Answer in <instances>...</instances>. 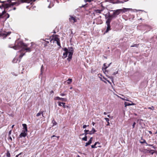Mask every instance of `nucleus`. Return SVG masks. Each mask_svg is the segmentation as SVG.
Here are the masks:
<instances>
[{
  "label": "nucleus",
  "mask_w": 157,
  "mask_h": 157,
  "mask_svg": "<svg viewBox=\"0 0 157 157\" xmlns=\"http://www.w3.org/2000/svg\"><path fill=\"white\" fill-rule=\"evenodd\" d=\"M86 127H87V125L84 124L83 126V128H86Z\"/></svg>",
  "instance_id": "obj_41"
},
{
  "label": "nucleus",
  "mask_w": 157,
  "mask_h": 157,
  "mask_svg": "<svg viewBox=\"0 0 157 157\" xmlns=\"http://www.w3.org/2000/svg\"><path fill=\"white\" fill-rule=\"evenodd\" d=\"M67 83L68 84H70L71 83L72 81V79L71 78H68V79L67 80Z\"/></svg>",
  "instance_id": "obj_24"
},
{
  "label": "nucleus",
  "mask_w": 157,
  "mask_h": 157,
  "mask_svg": "<svg viewBox=\"0 0 157 157\" xmlns=\"http://www.w3.org/2000/svg\"><path fill=\"white\" fill-rule=\"evenodd\" d=\"M149 132L150 133V134H152V132L151 131H150Z\"/></svg>",
  "instance_id": "obj_52"
},
{
  "label": "nucleus",
  "mask_w": 157,
  "mask_h": 157,
  "mask_svg": "<svg viewBox=\"0 0 157 157\" xmlns=\"http://www.w3.org/2000/svg\"><path fill=\"white\" fill-rule=\"evenodd\" d=\"M107 117H110V115H107Z\"/></svg>",
  "instance_id": "obj_51"
},
{
  "label": "nucleus",
  "mask_w": 157,
  "mask_h": 157,
  "mask_svg": "<svg viewBox=\"0 0 157 157\" xmlns=\"http://www.w3.org/2000/svg\"><path fill=\"white\" fill-rule=\"evenodd\" d=\"M16 9V8L15 7H14L13 9V10H15Z\"/></svg>",
  "instance_id": "obj_46"
},
{
  "label": "nucleus",
  "mask_w": 157,
  "mask_h": 157,
  "mask_svg": "<svg viewBox=\"0 0 157 157\" xmlns=\"http://www.w3.org/2000/svg\"><path fill=\"white\" fill-rule=\"evenodd\" d=\"M47 43H48L49 42H48V41H47Z\"/></svg>",
  "instance_id": "obj_64"
},
{
  "label": "nucleus",
  "mask_w": 157,
  "mask_h": 157,
  "mask_svg": "<svg viewBox=\"0 0 157 157\" xmlns=\"http://www.w3.org/2000/svg\"><path fill=\"white\" fill-rule=\"evenodd\" d=\"M92 138H90V139L89 140L88 142H87L86 143L85 146H87L88 145L90 144L92 142V140L91 139Z\"/></svg>",
  "instance_id": "obj_19"
},
{
  "label": "nucleus",
  "mask_w": 157,
  "mask_h": 157,
  "mask_svg": "<svg viewBox=\"0 0 157 157\" xmlns=\"http://www.w3.org/2000/svg\"><path fill=\"white\" fill-rule=\"evenodd\" d=\"M84 131L85 132V135H86L87 134H89L90 135L93 134L96 132V131L94 128H93L91 131H89V130H85Z\"/></svg>",
  "instance_id": "obj_9"
},
{
  "label": "nucleus",
  "mask_w": 157,
  "mask_h": 157,
  "mask_svg": "<svg viewBox=\"0 0 157 157\" xmlns=\"http://www.w3.org/2000/svg\"><path fill=\"white\" fill-rule=\"evenodd\" d=\"M102 81L103 82H104L105 83H106V82L105 81H104V80H102Z\"/></svg>",
  "instance_id": "obj_53"
},
{
  "label": "nucleus",
  "mask_w": 157,
  "mask_h": 157,
  "mask_svg": "<svg viewBox=\"0 0 157 157\" xmlns=\"http://www.w3.org/2000/svg\"><path fill=\"white\" fill-rule=\"evenodd\" d=\"M59 40V36L56 35H53L52 36V39L50 41L51 42L52 41L54 42V41H58Z\"/></svg>",
  "instance_id": "obj_10"
},
{
  "label": "nucleus",
  "mask_w": 157,
  "mask_h": 157,
  "mask_svg": "<svg viewBox=\"0 0 157 157\" xmlns=\"http://www.w3.org/2000/svg\"><path fill=\"white\" fill-rule=\"evenodd\" d=\"M17 60H18L17 59H16V58H14V59H13V63H17Z\"/></svg>",
  "instance_id": "obj_31"
},
{
  "label": "nucleus",
  "mask_w": 157,
  "mask_h": 157,
  "mask_svg": "<svg viewBox=\"0 0 157 157\" xmlns=\"http://www.w3.org/2000/svg\"><path fill=\"white\" fill-rule=\"evenodd\" d=\"M27 132L23 131V130L22 131V132L20 134V137H25L27 135Z\"/></svg>",
  "instance_id": "obj_13"
},
{
  "label": "nucleus",
  "mask_w": 157,
  "mask_h": 157,
  "mask_svg": "<svg viewBox=\"0 0 157 157\" xmlns=\"http://www.w3.org/2000/svg\"><path fill=\"white\" fill-rule=\"evenodd\" d=\"M103 78L105 80H106L107 82H109L110 84L111 85L112 84V83L110 81H109V80H107V79L104 77H103Z\"/></svg>",
  "instance_id": "obj_28"
},
{
  "label": "nucleus",
  "mask_w": 157,
  "mask_h": 157,
  "mask_svg": "<svg viewBox=\"0 0 157 157\" xmlns=\"http://www.w3.org/2000/svg\"><path fill=\"white\" fill-rule=\"evenodd\" d=\"M109 124H109V122H107V124H106V126H109Z\"/></svg>",
  "instance_id": "obj_43"
},
{
  "label": "nucleus",
  "mask_w": 157,
  "mask_h": 157,
  "mask_svg": "<svg viewBox=\"0 0 157 157\" xmlns=\"http://www.w3.org/2000/svg\"><path fill=\"white\" fill-rule=\"evenodd\" d=\"M140 142L141 144L145 143L146 144V145H149L150 146H152L151 145H148L146 142V141L143 139H141V140L140 141Z\"/></svg>",
  "instance_id": "obj_18"
},
{
  "label": "nucleus",
  "mask_w": 157,
  "mask_h": 157,
  "mask_svg": "<svg viewBox=\"0 0 157 157\" xmlns=\"http://www.w3.org/2000/svg\"><path fill=\"white\" fill-rule=\"evenodd\" d=\"M26 46H24L23 48L19 51L18 52L20 53V55L19 56V57L20 58V60L19 62L21 61V59L23 57V56L25 55V53L26 52H30L32 50V47L31 46L30 47H28L29 44H26Z\"/></svg>",
  "instance_id": "obj_3"
},
{
  "label": "nucleus",
  "mask_w": 157,
  "mask_h": 157,
  "mask_svg": "<svg viewBox=\"0 0 157 157\" xmlns=\"http://www.w3.org/2000/svg\"><path fill=\"white\" fill-rule=\"evenodd\" d=\"M134 115H135V116H137V114H136V113H135L134 114Z\"/></svg>",
  "instance_id": "obj_58"
},
{
  "label": "nucleus",
  "mask_w": 157,
  "mask_h": 157,
  "mask_svg": "<svg viewBox=\"0 0 157 157\" xmlns=\"http://www.w3.org/2000/svg\"><path fill=\"white\" fill-rule=\"evenodd\" d=\"M84 137H85V138L87 137V136H85Z\"/></svg>",
  "instance_id": "obj_62"
},
{
  "label": "nucleus",
  "mask_w": 157,
  "mask_h": 157,
  "mask_svg": "<svg viewBox=\"0 0 157 157\" xmlns=\"http://www.w3.org/2000/svg\"><path fill=\"white\" fill-rule=\"evenodd\" d=\"M14 125H13L12 126V128H13L14 127Z\"/></svg>",
  "instance_id": "obj_49"
},
{
  "label": "nucleus",
  "mask_w": 157,
  "mask_h": 157,
  "mask_svg": "<svg viewBox=\"0 0 157 157\" xmlns=\"http://www.w3.org/2000/svg\"><path fill=\"white\" fill-rule=\"evenodd\" d=\"M136 124V122H134L133 123V125H132V128H134V127H135V125Z\"/></svg>",
  "instance_id": "obj_38"
},
{
  "label": "nucleus",
  "mask_w": 157,
  "mask_h": 157,
  "mask_svg": "<svg viewBox=\"0 0 157 157\" xmlns=\"http://www.w3.org/2000/svg\"><path fill=\"white\" fill-rule=\"evenodd\" d=\"M139 45V44H134L133 45H131V47H136L137 48L138 47Z\"/></svg>",
  "instance_id": "obj_27"
},
{
  "label": "nucleus",
  "mask_w": 157,
  "mask_h": 157,
  "mask_svg": "<svg viewBox=\"0 0 157 157\" xmlns=\"http://www.w3.org/2000/svg\"><path fill=\"white\" fill-rule=\"evenodd\" d=\"M122 99H123V100H125L127 101H128V100H127V99H123V98H122Z\"/></svg>",
  "instance_id": "obj_50"
},
{
  "label": "nucleus",
  "mask_w": 157,
  "mask_h": 157,
  "mask_svg": "<svg viewBox=\"0 0 157 157\" xmlns=\"http://www.w3.org/2000/svg\"><path fill=\"white\" fill-rule=\"evenodd\" d=\"M128 9L125 8H124L123 9H118L116 10H114L113 11V14L111 15H109L108 17L109 18H111V19L112 20L113 18H115L117 17L121 12L122 11L123 12H125Z\"/></svg>",
  "instance_id": "obj_4"
},
{
  "label": "nucleus",
  "mask_w": 157,
  "mask_h": 157,
  "mask_svg": "<svg viewBox=\"0 0 157 157\" xmlns=\"http://www.w3.org/2000/svg\"><path fill=\"white\" fill-rule=\"evenodd\" d=\"M77 157H80V156L79 155H78Z\"/></svg>",
  "instance_id": "obj_59"
},
{
  "label": "nucleus",
  "mask_w": 157,
  "mask_h": 157,
  "mask_svg": "<svg viewBox=\"0 0 157 157\" xmlns=\"http://www.w3.org/2000/svg\"><path fill=\"white\" fill-rule=\"evenodd\" d=\"M105 63H104V66H105Z\"/></svg>",
  "instance_id": "obj_60"
},
{
  "label": "nucleus",
  "mask_w": 157,
  "mask_h": 157,
  "mask_svg": "<svg viewBox=\"0 0 157 157\" xmlns=\"http://www.w3.org/2000/svg\"><path fill=\"white\" fill-rule=\"evenodd\" d=\"M107 67H106L105 68V69H106L107 68Z\"/></svg>",
  "instance_id": "obj_63"
},
{
  "label": "nucleus",
  "mask_w": 157,
  "mask_h": 157,
  "mask_svg": "<svg viewBox=\"0 0 157 157\" xmlns=\"http://www.w3.org/2000/svg\"><path fill=\"white\" fill-rule=\"evenodd\" d=\"M21 154V153H20V154H19L17 155L16 156V157H18Z\"/></svg>",
  "instance_id": "obj_42"
},
{
  "label": "nucleus",
  "mask_w": 157,
  "mask_h": 157,
  "mask_svg": "<svg viewBox=\"0 0 157 157\" xmlns=\"http://www.w3.org/2000/svg\"><path fill=\"white\" fill-rule=\"evenodd\" d=\"M58 104L59 106H62V105L61 104H65V103L64 102H61L60 101H58Z\"/></svg>",
  "instance_id": "obj_23"
},
{
  "label": "nucleus",
  "mask_w": 157,
  "mask_h": 157,
  "mask_svg": "<svg viewBox=\"0 0 157 157\" xmlns=\"http://www.w3.org/2000/svg\"><path fill=\"white\" fill-rule=\"evenodd\" d=\"M10 140L11 141L12 140V138H9Z\"/></svg>",
  "instance_id": "obj_55"
},
{
  "label": "nucleus",
  "mask_w": 157,
  "mask_h": 157,
  "mask_svg": "<svg viewBox=\"0 0 157 157\" xmlns=\"http://www.w3.org/2000/svg\"><path fill=\"white\" fill-rule=\"evenodd\" d=\"M149 109L154 110V107L153 106H152L151 107H149L148 108Z\"/></svg>",
  "instance_id": "obj_30"
},
{
  "label": "nucleus",
  "mask_w": 157,
  "mask_h": 157,
  "mask_svg": "<svg viewBox=\"0 0 157 157\" xmlns=\"http://www.w3.org/2000/svg\"><path fill=\"white\" fill-rule=\"evenodd\" d=\"M22 126L23 127V129L24 130L23 131L27 132V125L25 124H22Z\"/></svg>",
  "instance_id": "obj_16"
},
{
  "label": "nucleus",
  "mask_w": 157,
  "mask_h": 157,
  "mask_svg": "<svg viewBox=\"0 0 157 157\" xmlns=\"http://www.w3.org/2000/svg\"><path fill=\"white\" fill-rule=\"evenodd\" d=\"M65 105V104H63V107L64 108H68V107H69L68 106V105Z\"/></svg>",
  "instance_id": "obj_34"
},
{
  "label": "nucleus",
  "mask_w": 157,
  "mask_h": 157,
  "mask_svg": "<svg viewBox=\"0 0 157 157\" xmlns=\"http://www.w3.org/2000/svg\"><path fill=\"white\" fill-rule=\"evenodd\" d=\"M55 136V135H53V136H51V138H52V137H54V136Z\"/></svg>",
  "instance_id": "obj_56"
},
{
  "label": "nucleus",
  "mask_w": 157,
  "mask_h": 157,
  "mask_svg": "<svg viewBox=\"0 0 157 157\" xmlns=\"http://www.w3.org/2000/svg\"><path fill=\"white\" fill-rule=\"evenodd\" d=\"M95 124V123L94 122H92V124L94 126V124Z\"/></svg>",
  "instance_id": "obj_45"
},
{
  "label": "nucleus",
  "mask_w": 157,
  "mask_h": 157,
  "mask_svg": "<svg viewBox=\"0 0 157 157\" xmlns=\"http://www.w3.org/2000/svg\"><path fill=\"white\" fill-rule=\"evenodd\" d=\"M56 42H57V44L59 46V47L61 48V46L60 43V40H58V41H56Z\"/></svg>",
  "instance_id": "obj_26"
},
{
  "label": "nucleus",
  "mask_w": 157,
  "mask_h": 157,
  "mask_svg": "<svg viewBox=\"0 0 157 157\" xmlns=\"http://www.w3.org/2000/svg\"><path fill=\"white\" fill-rule=\"evenodd\" d=\"M3 18L6 17V19H7L9 17L10 15L8 13H5V14H4V15H3Z\"/></svg>",
  "instance_id": "obj_20"
},
{
  "label": "nucleus",
  "mask_w": 157,
  "mask_h": 157,
  "mask_svg": "<svg viewBox=\"0 0 157 157\" xmlns=\"http://www.w3.org/2000/svg\"><path fill=\"white\" fill-rule=\"evenodd\" d=\"M60 95L61 96H63L66 95V94H63V93H60Z\"/></svg>",
  "instance_id": "obj_36"
},
{
  "label": "nucleus",
  "mask_w": 157,
  "mask_h": 157,
  "mask_svg": "<svg viewBox=\"0 0 157 157\" xmlns=\"http://www.w3.org/2000/svg\"><path fill=\"white\" fill-rule=\"evenodd\" d=\"M55 100H60L66 102L67 101V99L66 98H60L59 97H56L54 98Z\"/></svg>",
  "instance_id": "obj_12"
},
{
  "label": "nucleus",
  "mask_w": 157,
  "mask_h": 157,
  "mask_svg": "<svg viewBox=\"0 0 157 157\" xmlns=\"http://www.w3.org/2000/svg\"><path fill=\"white\" fill-rule=\"evenodd\" d=\"M11 132H12V129L10 130L9 132V133H8L9 137H11V136H10V135L11 134Z\"/></svg>",
  "instance_id": "obj_32"
},
{
  "label": "nucleus",
  "mask_w": 157,
  "mask_h": 157,
  "mask_svg": "<svg viewBox=\"0 0 157 157\" xmlns=\"http://www.w3.org/2000/svg\"><path fill=\"white\" fill-rule=\"evenodd\" d=\"M94 0H84V1L85 2H91L93 1Z\"/></svg>",
  "instance_id": "obj_33"
},
{
  "label": "nucleus",
  "mask_w": 157,
  "mask_h": 157,
  "mask_svg": "<svg viewBox=\"0 0 157 157\" xmlns=\"http://www.w3.org/2000/svg\"><path fill=\"white\" fill-rule=\"evenodd\" d=\"M87 138H82V139L84 141H87Z\"/></svg>",
  "instance_id": "obj_40"
},
{
  "label": "nucleus",
  "mask_w": 157,
  "mask_h": 157,
  "mask_svg": "<svg viewBox=\"0 0 157 157\" xmlns=\"http://www.w3.org/2000/svg\"><path fill=\"white\" fill-rule=\"evenodd\" d=\"M112 82H113V79H112Z\"/></svg>",
  "instance_id": "obj_61"
},
{
  "label": "nucleus",
  "mask_w": 157,
  "mask_h": 157,
  "mask_svg": "<svg viewBox=\"0 0 157 157\" xmlns=\"http://www.w3.org/2000/svg\"><path fill=\"white\" fill-rule=\"evenodd\" d=\"M43 111H40L38 113H37L36 115V116L37 117H39L40 115H41V114H42L43 113Z\"/></svg>",
  "instance_id": "obj_25"
},
{
  "label": "nucleus",
  "mask_w": 157,
  "mask_h": 157,
  "mask_svg": "<svg viewBox=\"0 0 157 157\" xmlns=\"http://www.w3.org/2000/svg\"><path fill=\"white\" fill-rule=\"evenodd\" d=\"M44 66L43 65H42L41 66V69H40V71H41V73H40V74L42 75L43 73V71H44Z\"/></svg>",
  "instance_id": "obj_21"
},
{
  "label": "nucleus",
  "mask_w": 157,
  "mask_h": 157,
  "mask_svg": "<svg viewBox=\"0 0 157 157\" xmlns=\"http://www.w3.org/2000/svg\"><path fill=\"white\" fill-rule=\"evenodd\" d=\"M69 20L71 23H73L77 21V20L76 19V17L72 16H70Z\"/></svg>",
  "instance_id": "obj_11"
},
{
  "label": "nucleus",
  "mask_w": 157,
  "mask_h": 157,
  "mask_svg": "<svg viewBox=\"0 0 157 157\" xmlns=\"http://www.w3.org/2000/svg\"><path fill=\"white\" fill-rule=\"evenodd\" d=\"M6 156L7 157H10V153L9 151H7V152L6 154Z\"/></svg>",
  "instance_id": "obj_29"
},
{
  "label": "nucleus",
  "mask_w": 157,
  "mask_h": 157,
  "mask_svg": "<svg viewBox=\"0 0 157 157\" xmlns=\"http://www.w3.org/2000/svg\"><path fill=\"white\" fill-rule=\"evenodd\" d=\"M107 19L106 24L107 25V27L106 30L105 31V33H107L111 29L110 23L112 20L111 19V18H109L108 17Z\"/></svg>",
  "instance_id": "obj_6"
},
{
  "label": "nucleus",
  "mask_w": 157,
  "mask_h": 157,
  "mask_svg": "<svg viewBox=\"0 0 157 157\" xmlns=\"http://www.w3.org/2000/svg\"><path fill=\"white\" fill-rule=\"evenodd\" d=\"M10 32H6L5 33H1L0 34V35L1 36L5 37H6L8 35H10Z\"/></svg>",
  "instance_id": "obj_15"
},
{
  "label": "nucleus",
  "mask_w": 157,
  "mask_h": 157,
  "mask_svg": "<svg viewBox=\"0 0 157 157\" xmlns=\"http://www.w3.org/2000/svg\"><path fill=\"white\" fill-rule=\"evenodd\" d=\"M35 1L36 0H8L7 1L9 3L5 4L4 6L5 8H8L14 5L18 6L21 3H29L32 1L35 2Z\"/></svg>",
  "instance_id": "obj_1"
},
{
  "label": "nucleus",
  "mask_w": 157,
  "mask_h": 157,
  "mask_svg": "<svg viewBox=\"0 0 157 157\" xmlns=\"http://www.w3.org/2000/svg\"><path fill=\"white\" fill-rule=\"evenodd\" d=\"M104 115H106L107 114V113L105 112L104 113Z\"/></svg>",
  "instance_id": "obj_47"
},
{
  "label": "nucleus",
  "mask_w": 157,
  "mask_h": 157,
  "mask_svg": "<svg viewBox=\"0 0 157 157\" xmlns=\"http://www.w3.org/2000/svg\"><path fill=\"white\" fill-rule=\"evenodd\" d=\"M105 2H109L110 3H113V4H117L123 3L124 2L123 1H120L119 0H105Z\"/></svg>",
  "instance_id": "obj_8"
},
{
  "label": "nucleus",
  "mask_w": 157,
  "mask_h": 157,
  "mask_svg": "<svg viewBox=\"0 0 157 157\" xmlns=\"http://www.w3.org/2000/svg\"><path fill=\"white\" fill-rule=\"evenodd\" d=\"M16 44L15 46L13 47H10L14 49L17 50L21 48H23L24 46H26V44L24 43L23 41H16Z\"/></svg>",
  "instance_id": "obj_5"
},
{
  "label": "nucleus",
  "mask_w": 157,
  "mask_h": 157,
  "mask_svg": "<svg viewBox=\"0 0 157 157\" xmlns=\"http://www.w3.org/2000/svg\"><path fill=\"white\" fill-rule=\"evenodd\" d=\"M100 144L99 142H96L94 144V145H91V147L92 148H94L97 147H96V145L97 144Z\"/></svg>",
  "instance_id": "obj_22"
},
{
  "label": "nucleus",
  "mask_w": 157,
  "mask_h": 157,
  "mask_svg": "<svg viewBox=\"0 0 157 157\" xmlns=\"http://www.w3.org/2000/svg\"><path fill=\"white\" fill-rule=\"evenodd\" d=\"M72 88V87H71L70 89H71Z\"/></svg>",
  "instance_id": "obj_57"
},
{
  "label": "nucleus",
  "mask_w": 157,
  "mask_h": 157,
  "mask_svg": "<svg viewBox=\"0 0 157 157\" xmlns=\"http://www.w3.org/2000/svg\"><path fill=\"white\" fill-rule=\"evenodd\" d=\"M124 105H125V107H126L127 106H129V105H135V104L134 103H132V104H130V103H129L128 102H124Z\"/></svg>",
  "instance_id": "obj_17"
},
{
  "label": "nucleus",
  "mask_w": 157,
  "mask_h": 157,
  "mask_svg": "<svg viewBox=\"0 0 157 157\" xmlns=\"http://www.w3.org/2000/svg\"><path fill=\"white\" fill-rule=\"evenodd\" d=\"M6 1H1V0H0V2H1L2 3H4V4H6Z\"/></svg>",
  "instance_id": "obj_37"
},
{
  "label": "nucleus",
  "mask_w": 157,
  "mask_h": 157,
  "mask_svg": "<svg viewBox=\"0 0 157 157\" xmlns=\"http://www.w3.org/2000/svg\"><path fill=\"white\" fill-rule=\"evenodd\" d=\"M63 50L65 52L63 53V58H66L68 54L69 53L68 58L67 60L69 61H70L72 57V55L74 52V49L72 47H70L68 48V49L67 48H63Z\"/></svg>",
  "instance_id": "obj_2"
},
{
  "label": "nucleus",
  "mask_w": 157,
  "mask_h": 157,
  "mask_svg": "<svg viewBox=\"0 0 157 157\" xmlns=\"http://www.w3.org/2000/svg\"><path fill=\"white\" fill-rule=\"evenodd\" d=\"M54 121V123H55V124L56 125L57 124V123L55 121Z\"/></svg>",
  "instance_id": "obj_48"
},
{
  "label": "nucleus",
  "mask_w": 157,
  "mask_h": 157,
  "mask_svg": "<svg viewBox=\"0 0 157 157\" xmlns=\"http://www.w3.org/2000/svg\"><path fill=\"white\" fill-rule=\"evenodd\" d=\"M101 6L103 8H104V7H103L102 6V5ZM103 10H104V8L101 9V10H98V9L95 10H94V12L97 14H100V13H101V12Z\"/></svg>",
  "instance_id": "obj_14"
},
{
  "label": "nucleus",
  "mask_w": 157,
  "mask_h": 157,
  "mask_svg": "<svg viewBox=\"0 0 157 157\" xmlns=\"http://www.w3.org/2000/svg\"><path fill=\"white\" fill-rule=\"evenodd\" d=\"M50 93L51 94H52L54 93V92H53V90H51L50 92Z\"/></svg>",
  "instance_id": "obj_44"
},
{
  "label": "nucleus",
  "mask_w": 157,
  "mask_h": 157,
  "mask_svg": "<svg viewBox=\"0 0 157 157\" xmlns=\"http://www.w3.org/2000/svg\"><path fill=\"white\" fill-rule=\"evenodd\" d=\"M118 73V71H117V72H114L113 74H112L113 75H116V74H117Z\"/></svg>",
  "instance_id": "obj_39"
},
{
  "label": "nucleus",
  "mask_w": 157,
  "mask_h": 157,
  "mask_svg": "<svg viewBox=\"0 0 157 157\" xmlns=\"http://www.w3.org/2000/svg\"><path fill=\"white\" fill-rule=\"evenodd\" d=\"M4 5L5 4H3L2 5V7H0V18H3V15L6 13V11L5 9L6 8L4 7Z\"/></svg>",
  "instance_id": "obj_7"
},
{
  "label": "nucleus",
  "mask_w": 157,
  "mask_h": 157,
  "mask_svg": "<svg viewBox=\"0 0 157 157\" xmlns=\"http://www.w3.org/2000/svg\"><path fill=\"white\" fill-rule=\"evenodd\" d=\"M105 119L106 120L107 122H109V119L108 118H105Z\"/></svg>",
  "instance_id": "obj_35"
},
{
  "label": "nucleus",
  "mask_w": 157,
  "mask_h": 157,
  "mask_svg": "<svg viewBox=\"0 0 157 157\" xmlns=\"http://www.w3.org/2000/svg\"><path fill=\"white\" fill-rule=\"evenodd\" d=\"M142 18H140L139 20H142Z\"/></svg>",
  "instance_id": "obj_54"
}]
</instances>
